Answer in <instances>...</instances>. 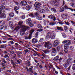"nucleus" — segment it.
Segmentation results:
<instances>
[{
    "label": "nucleus",
    "instance_id": "obj_1",
    "mask_svg": "<svg viewBox=\"0 0 75 75\" xmlns=\"http://www.w3.org/2000/svg\"><path fill=\"white\" fill-rule=\"evenodd\" d=\"M21 27L22 28V29L21 30L20 34L22 36L25 34V32L28 28H29V27L28 26L25 25L22 26Z\"/></svg>",
    "mask_w": 75,
    "mask_h": 75
},
{
    "label": "nucleus",
    "instance_id": "obj_2",
    "mask_svg": "<svg viewBox=\"0 0 75 75\" xmlns=\"http://www.w3.org/2000/svg\"><path fill=\"white\" fill-rule=\"evenodd\" d=\"M32 20L30 18H28L26 21V24L29 25L30 27H33L34 25L32 23Z\"/></svg>",
    "mask_w": 75,
    "mask_h": 75
},
{
    "label": "nucleus",
    "instance_id": "obj_3",
    "mask_svg": "<svg viewBox=\"0 0 75 75\" xmlns=\"http://www.w3.org/2000/svg\"><path fill=\"white\" fill-rule=\"evenodd\" d=\"M60 0H52V4L54 6H58Z\"/></svg>",
    "mask_w": 75,
    "mask_h": 75
},
{
    "label": "nucleus",
    "instance_id": "obj_4",
    "mask_svg": "<svg viewBox=\"0 0 75 75\" xmlns=\"http://www.w3.org/2000/svg\"><path fill=\"white\" fill-rule=\"evenodd\" d=\"M44 46L45 48H47V49L49 50L52 47V44H50V42H45Z\"/></svg>",
    "mask_w": 75,
    "mask_h": 75
},
{
    "label": "nucleus",
    "instance_id": "obj_5",
    "mask_svg": "<svg viewBox=\"0 0 75 75\" xmlns=\"http://www.w3.org/2000/svg\"><path fill=\"white\" fill-rule=\"evenodd\" d=\"M59 55H57L56 57H54L53 59V61H55L56 62H58V61L61 62L62 61V58L61 57H60V59H59Z\"/></svg>",
    "mask_w": 75,
    "mask_h": 75
},
{
    "label": "nucleus",
    "instance_id": "obj_6",
    "mask_svg": "<svg viewBox=\"0 0 75 75\" xmlns=\"http://www.w3.org/2000/svg\"><path fill=\"white\" fill-rule=\"evenodd\" d=\"M64 51L65 53H68V51L69 49V46L67 44L64 45Z\"/></svg>",
    "mask_w": 75,
    "mask_h": 75
},
{
    "label": "nucleus",
    "instance_id": "obj_7",
    "mask_svg": "<svg viewBox=\"0 0 75 75\" xmlns=\"http://www.w3.org/2000/svg\"><path fill=\"white\" fill-rule=\"evenodd\" d=\"M51 55L52 56L54 57L57 55V50L55 48H53L52 50Z\"/></svg>",
    "mask_w": 75,
    "mask_h": 75
},
{
    "label": "nucleus",
    "instance_id": "obj_8",
    "mask_svg": "<svg viewBox=\"0 0 75 75\" xmlns=\"http://www.w3.org/2000/svg\"><path fill=\"white\" fill-rule=\"evenodd\" d=\"M48 18H50V20H53V21H55L56 20V18L55 16L51 14L48 16Z\"/></svg>",
    "mask_w": 75,
    "mask_h": 75
},
{
    "label": "nucleus",
    "instance_id": "obj_9",
    "mask_svg": "<svg viewBox=\"0 0 75 75\" xmlns=\"http://www.w3.org/2000/svg\"><path fill=\"white\" fill-rule=\"evenodd\" d=\"M20 4L22 6H26L27 5V2L25 1H22L21 2Z\"/></svg>",
    "mask_w": 75,
    "mask_h": 75
},
{
    "label": "nucleus",
    "instance_id": "obj_10",
    "mask_svg": "<svg viewBox=\"0 0 75 75\" xmlns=\"http://www.w3.org/2000/svg\"><path fill=\"white\" fill-rule=\"evenodd\" d=\"M32 8V5H29L26 6L25 9L27 11H30Z\"/></svg>",
    "mask_w": 75,
    "mask_h": 75
},
{
    "label": "nucleus",
    "instance_id": "obj_11",
    "mask_svg": "<svg viewBox=\"0 0 75 75\" xmlns=\"http://www.w3.org/2000/svg\"><path fill=\"white\" fill-rule=\"evenodd\" d=\"M41 6V4L39 2H36L34 4V7H39Z\"/></svg>",
    "mask_w": 75,
    "mask_h": 75
},
{
    "label": "nucleus",
    "instance_id": "obj_12",
    "mask_svg": "<svg viewBox=\"0 0 75 75\" xmlns=\"http://www.w3.org/2000/svg\"><path fill=\"white\" fill-rule=\"evenodd\" d=\"M6 14L5 13H3L0 16V18H6Z\"/></svg>",
    "mask_w": 75,
    "mask_h": 75
},
{
    "label": "nucleus",
    "instance_id": "obj_13",
    "mask_svg": "<svg viewBox=\"0 0 75 75\" xmlns=\"http://www.w3.org/2000/svg\"><path fill=\"white\" fill-rule=\"evenodd\" d=\"M54 47H56L57 45H59V42L58 40H55L54 42L53 43Z\"/></svg>",
    "mask_w": 75,
    "mask_h": 75
},
{
    "label": "nucleus",
    "instance_id": "obj_14",
    "mask_svg": "<svg viewBox=\"0 0 75 75\" xmlns=\"http://www.w3.org/2000/svg\"><path fill=\"white\" fill-rule=\"evenodd\" d=\"M31 35H32V33H30L29 35V37L27 36H25V40H31Z\"/></svg>",
    "mask_w": 75,
    "mask_h": 75
},
{
    "label": "nucleus",
    "instance_id": "obj_15",
    "mask_svg": "<svg viewBox=\"0 0 75 75\" xmlns=\"http://www.w3.org/2000/svg\"><path fill=\"white\" fill-rule=\"evenodd\" d=\"M15 54H16V55H17V56H19L21 54H23V53L21 52L17 51L15 52Z\"/></svg>",
    "mask_w": 75,
    "mask_h": 75
},
{
    "label": "nucleus",
    "instance_id": "obj_16",
    "mask_svg": "<svg viewBox=\"0 0 75 75\" xmlns=\"http://www.w3.org/2000/svg\"><path fill=\"white\" fill-rule=\"evenodd\" d=\"M37 40V39H35V38H33L32 40V43H34V44H35V43H37V42H38V41Z\"/></svg>",
    "mask_w": 75,
    "mask_h": 75
},
{
    "label": "nucleus",
    "instance_id": "obj_17",
    "mask_svg": "<svg viewBox=\"0 0 75 75\" xmlns=\"http://www.w3.org/2000/svg\"><path fill=\"white\" fill-rule=\"evenodd\" d=\"M69 63H68V62H66L63 64V66L64 68H68V66H69Z\"/></svg>",
    "mask_w": 75,
    "mask_h": 75
},
{
    "label": "nucleus",
    "instance_id": "obj_18",
    "mask_svg": "<svg viewBox=\"0 0 75 75\" xmlns=\"http://www.w3.org/2000/svg\"><path fill=\"white\" fill-rule=\"evenodd\" d=\"M72 61V58H70L67 59L66 62H68L69 64V63H71Z\"/></svg>",
    "mask_w": 75,
    "mask_h": 75
},
{
    "label": "nucleus",
    "instance_id": "obj_19",
    "mask_svg": "<svg viewBox=\"0 0 75 75\" xmlns=\"http://www.w3.org/2000/svg\"><path fill=\"white\" fill-rule=\"evenodd\" d=\"M57 28L58 30H60V31H64V29L61 27L57 26Z\"/></svg>",
    "mask_w": 75,
    "mask_h": 75
},
{
    "label": "nucleus",
    "instance_id": "obj_20",
    "mask_svg": "<svg viewBox=\"0 0 75 75\" xmlns=\"http://www.w3.org/2000/svg\"><path fill=\"white\" fill-rule=\"evenodd\" d=\"M23 25H20V26H18L15 28V30H16V31H18V30H20V28H23L21 27H22V26H23Z\"/></svg>",
    "mask_w": 75,
    "mask_h": 75
},
{
    "label": "nucleus",
    "instance_id": "obj_21",
    "mask_svg": "<svg viewBox=\"0 0 75 75\" xmlns=\"http://www.w3.org/2000/svg\"><path fill=\"white\" fill-rule=\"evenodd\" d=\"M57 52H60L61 51V48L60 46H58L57 47Z\"/></svg>",
    "mask_w": 75,
    "mask_h": 75
},
{
    "label": "nucleus",
    "instance_id": "obj_22",
    "mask_svg": "<svg viewBox=\"0 0 75 75\" xmlns=\"http://www.w3.org/2000/svg\"><path fill=\"white\" fill-rule=\"evenodd\" d=\"M15 60L16 61V62H15V64H21V60H17L16 59Z\"/></svg>",
    "mask_w": 75,
    "mask_h": 75
},
{
    "label": "nucleus",
    "instance_id": "obj_23",
    "mask_svg": "<svg viewBox=\"0 0 75 75\" xmlns=\"http://www.w3.org/2000/svg\"><path fill=\"white\" fill-rule=\"evenodd\" d=\"M0 8L2 10H4L5 9V6L4 5H1L0 6ZM5 10H8V9L7 8L6 9H5Z\"/></svg>",
    "mask_w": 75,
    "mask_h": 75
},
{
    "label": "nucleus",
    "instance_id": "obj_24",
    "mask_svg": "<svg viewBox=\"0 0 75 75\" xmlns=\"http://www.w3.org/2000/svg\"><path fill=\"white\" fill-rule=\"evenodd\" d=\"M39 15V14H38V12H36L34 13L33 17H34V18L37 17Z\"/></svg>",
    "mask_w": 75,
    "mask_h": 75
},
{
    "label": "nucleus",
    "instance_id": "obj_25",
    "mask_svg": "<svg viewBox=\"0 0 75 75\" xmlns=\"http://www.w3.org/2000/svg\"><path fill=\"white\" fill-rule=\"evenodd\" d=\"M56 24V22H50L49 23V24L50 25H51L52 26H53L54 25H55Z\"/></svg>",
    "mask_w": 75,
    "mask_h": 75
},
{
    "label": "nucleus",
    "instance_id": "obj_26",
    "mask_svg": "<svg viewBox=\"0 0 75 75\" xmlns=\"http://www.w3.org/2000/svg\"><path fill=\"white\" fill-rule=\"evenodd\" d=\"M37 19L39 20H42V18L39 15L37 17Z\"/></svg>",
    "mask_w": 75,
    "mask_h": 75
},
{
    "label": "nucleus",
    "instance_id": "obj_27",
    "mask_svg": "<svg viewBox=\"0 0 75 75\" xmlns=\"http://www.w3.org/2000/svg\"><path fill=\"white\" fill-rule=\"evenodd\" d=\"M50 10L54 13H56L57 12V10H56V9L55 8H52L50 9Z\"/></svg>",
    "mask_w": 75,
    "mask_h": 75
},
{
    "label": "nucleus",
    "instance_id": "obj_28",
    "mask_svg": "<svg viewBox=\"0 0 75 75\" xmlns=\"http://www.w3.org/2000/svg\"><path fill=\"white\" fill-rule=\"evenodd\" d=\"M14 16V13H9V16L11 18H13Z\"/></svg>",
    "mask_w": 75,
    "mask_h": 75
},
{
    "label": "nucleus",
    "instance_id": "obj_29",
    "mask_svg": "<svg viewBox=\"0 0 75 75\" xmlns=\"http://www.w3.org/2000/svg\"><path fill=\"white\" fill-rule=\"evenodd\" d=\"M71 41L67 40L66 44H67L68 45H70L71 44Z\"/></svg>",
    "mask_w": 75,
    "mask_h": 75
},
{
    "label": "nucleus",
    "instance_id": "obj_30",
    "mask_svg": "<svg viewBox=\"0 0 75 75\" xmlns=\"http://www.w3.org/2000/svg\"><path fill=\"white\" fill-rule=\"evenodd\" d=\"M6 47H7V45H0V48H1V49L2 48H6Z\"/></svg>",
    "mask_w": 75,
    "mask_h": 75
},
{
    "label": "nucleus",
    "instance_id": "obj_31",
    "mask_svg": "<svg viewBox=\"0 0 75 75\" xmlns=\"http://www.w3.org/2000/svg\"><path fill=\"white\" fill-rule=\"evenodd\" d=\"M23 22L22 21H20L19 22L18 24L19 25H23Z\"/></svg>",
    "mask_w": 75,
    "mask_h": 75
},
{
    "label": "nucleus",
    "instance_id": "obj_32",
    "mask_svg": "<svg viewBox=\"0 0 75 75\" xmlns=\"http://www.w3.org/2000/svg\"><path fill=\"white\" fill-rule=\"evenodd\" d=\"M29 72H31V73H32V74H33V73L34 72V71L33 70V69L31 68H29Z\"/></svg>",
    "mask_w": 75,
    "mask_h": 75
},
{
    "label": "nucleus",
    "instance_id": "obj_33",
    "mask_svg": "<svg viewBox=\"0 0 75 75\" xmlns=\"http://www.w3.org/2000/svg\"><path fill=\"white\" fill-rule=\"evenodd\" d=\"M37 27L39 28H40V29L42 28V26L40 24H38V25H37Z\"/></svg>",
    "mask_w": 75,
    "mask_h": 75
},
{
    "label": "nucleus",
    "instance_id": "obj_34",
    "mask_svg": "<svg viewBox=\"0 0 75 75\" xmlns=\"http://www.w3.org/2000/svg\"><path fill=\"white\" fill-rule=\"evenodd\" d=\"M63 8H64V9H65V10H70V8H68V6H67V5H65L64 6V7H63Z\"/></svg>",
    "mask_w": 75,
    "mask_h": 75
},
{
    "label": "nucleus",
    "instance_id": "obj_35",
    "mask_svg": "<svg viewBox=\"0 0 75 75\" xmlns=\"http://www.w3.org/2000/svg\"><path fill=\"white\" fill-rule=\"evenodd\" d=\"M65 10V8H63V7L61 8L60 10H59V11L60 12H63Z\"/></svg>",
    "mask_w": 75,
    "mask_h": 75
},
{
    "label": "nucleus",
    "instance_id": "obj_36",
    "mask_svg": "<svg viewBox=\"0 0 75 75\" xmlns=\"http://www.w3.org/2000/svg\"><path fill=\"white\" fill-rule=\"evenodd\" d=\"M74 46H70L69 48V50H74Z\"/></svg>",
    "mask_w": 75,
    "mask_h": 75
},
{
    "label": "nucleus",
    "instance_id": "obj_37",
    "mask_svg": "<svg viewBox=\"0 0 75 75\" xmlns=\"http://www.w3.org/2000/svg\"><path fill=\"white\" fill-rule=\"evenodd\" d=\"M36 8H35V9L36 10H37L38 11H39L40 9H41V8L39 6H36L35 7Z\"/></svg>",
    "mask_w": 75,
    "mask_h": 75
},
{
    "label": "nucleus",
    "instance_id": "obj_38",
    "mask_svg": "<svg viewBox=\"0 0 75 75\" xmlns=\"http://www.w3.org/2000/svg\"><path fill=\"white\" fill-rule=\"evenodd\" d=\"M62 16L64 18H66V17H67V15L64 13H62Z\"/></svg>",
    "mask_w": 75,
    "mask_h": 75
},
{
    "label": "nucleus",
    "instance_id": "obj_39",
    "mask_svg": "<svg viewBox=\"0 0 75 75\" xmlns=\"http://www.w3.org/2000/svg\"><path fill=\"white\" fill-rule=\"evenodd\" d=\"M37 53V52L35 51V53H34L33 54V56H34V57H36V55H38V56H40V54Z\"/></svg>",
    "mask_w": 75,
    "mask_h": 75
},
{
    "label": "nucleus",
    "instance_id": "obj_40",
    "mask_svg": "<svg viewBox=\"0 0 75 75\" xmlns=\"http://www.w3.org/2000/svg\"><path fill=\"white\" fill-rule=\"evenodd\" d=\"M70 6H71L72 7L74 8L75 7V6L74 5V4L71 3L70 4Z\"/></svg>",
    "mask_w": 75,
    "mask_h": 75
},
{
    "label": "nucleus",
    "instance_id": "obj_41",
    "mask_svg": "<svg viewBox=\"0 0 75 75\" xmlns=\"http://www.w3.org/2000/svg\"><path fill=\"white\" fill-rule=\"evenodd\" d=\"M40 11L42 13H45V10L43 9H41Z\"/></svg>",
    "mask_w": 75,
    "mask_h": 75
},
{
    "label": "nucleus",
    "instance_id": "obj_42",
    "mask_svg": "<svg viewBox=\"0 0 75 75\" xmlns=\"http://www.w3.org/2000/svg\"><path fill=\"white\" fill-rule=\"evenodd\" d=\"M6 23V22L5 21H3L2 22L1 24L2 25H3L4 27H5V24Z\"/></svg>",
    "mask_w": 75,
    "mask_h": 75
},
{
    "label": "nucleus",
    "instance_id": "obj_43",
    "mask_svg": "<svg viewBox=\"0 0 75 75\" xmlns=\"http://www.w3.org/2000/svg\"><path fill=\"white\" fill-rule=\"evenodd\" d=\"M18 9H19V8L17 6L15 7L14 8V10H15V11L18 10Z\"/></svg>",
    "mask_w": 75,
    "mask_h": 75
},
{
    "label": "nucleus",
    "instance_id": "obj_44",
    "mask_svg": "<svg viewBox=\"0 0 75 75\" xmlns=\"http://www.w3.org/2000/svg\"><path fill=\"white\" fill-rule=\"evenodd\" d=\"M11 64H12L13 65H15V64H14V61L12 59L11 60Z\"/></svg>",
    "mask_w": 75,
    "mask_h": 75
},
{
    "label": "nucleus",
    "instance_id": "obj_45",
    "mask_svg": "<svg viewBox=\"0 0 75 75\" xmlns=\"http://www.w3.org/2000/svg\"><path fill=\"white\" fill-rule=\"evenodd\" d=\"M29 16L30 17H32L33 18H34V17H33V16H34V14L33 13H30L29 14Z\"/></svg>",
    "mask_w": 75,
    "mask_h": 75
},
{
    "label": "nucleus",
    "instance_id": "obj_46",
    "mask_svg": "<svg viewBox=\"0 0 75 75\" xmlns=\"http://www.w3.org/2000/svg\"><path fill=\"white\" fill-rule=\"evenodd\" d=\"M49 38H50V36L49 35H47L46 37V40H48Z\"/></svg>",
    "mask_w": 75,
    "mask_h": 75
},
{
    "label": "nucleus",
    "instance_id": "obj_47",
    "mask_svg": "<svg viewBox=\"0 0 75 75\" xmlns=\"http://www.w3.org/2000/svg\"><path fill=\"white\" fill-rule=\"evenodd\" d=\"M25 16L24 15H23V16H21V18L22 19V20H24L25 19Z\"/></svg>",
    "mask_w": 75,
    "mask_h": 75
},
{
    "label": "nucleus",
    "instance_id": "obj_48",
    "mask_svg": "<svg viewBox=\"0 0 75 75\" xmlns=\"http://www.w3.org/2000/svg\"><path fill=\"white\" fill-rule=\"evenodd\" d=\"M64 28L65 31H67V30H68V27H67V26L65 25Z\"/></svg>",
    "mask_w": 75,
    "mask_h": 75
},
{
    "label": "nucleus",
    "instance_id": "obj_49",
    "mask_svg": "<svg viewBox=\"0 0 75 75\" xmlns=\"http://www.w3.org/2000/svg\"><path fill=\"white\" fill-rule=\"evenodd\" d=\"M48 67L50 68H53L54 67L53 65L51 64H50V66L48 65Z\"/></svg>",
    "mask_w": 75,
    "mask_h": 75
},
{
    "label": "nucleus",
    "instance_id": "obj_50",
    "mask_svg": "<svg viewBox=\"0 0 75 75\" xmlns=\"http://www.w3.org/2000/svg\"><path fill=\"white\" fill-rule=\"evenodd\" d=\"M38 32H36L35 35V38H38Z\"/></svg>",
    "mask_w": 75,
    "mask_h": 75
},
{
    "label": "nucleus",
    "instance_id": "obj_51",
    "mask_svg": "<svg viewBox=\"0 0 75 75\" xmlns=\"http://www.w3.org/2000/svg\"><path fill=\"white\" fill-rule=\"evenodd\" d=\"M25 53H28L29 52V50L28 49H25L24 50Z\"/></svg>",
    "mask_w": 75,
    "mask_h": 75
},
{
    "label": "nucleus",
    "instance_id": "obj_52",
    "mask_svg": "<svg viewBox=\"0 0 75 75\" xmlns=\"http://www.w3.org/2000/svg\"><path fill=\"white\" fill-rule=\"evenodd\" d=\"M4 27V26H3V25H1L0 26V30H3Z\"/></svg>",
    "mask_w": 75,
    "mask_h": 75
},
{
    "label": "nucleus",
    "instance_id": "obj_53",
    "mask_svg": "<svg viewBox=\"0 0 75 75\" xmlns=\"http://www.w3.org/2000/svg\"><path fill=\"white\" fill-rule=\"evenodd\" d=\"M65 23V24H66V25H69V24H70V23H69L68 22H66L65 21H64Z\"/></svg>",
    "mask_w": 75,
    "mask_h": 75
},
{
    "label": "nucleus",
    "instance_id": "obj_54",
    "mask_svg": "<svg viewBox=\"0 0 75 75\" xmlns=\"http://www.w3.org/2000/svg\"><path fill=\"white\" fill-rule=\"evenodd\" d=\"M72 69L73 71L75 70V64H74L73 65Z\"/></svg>",
    "mask_w": 75,
    "mask_h": 75
},
{
    "label": "nucleus",
    "instance_id": "obj_55",
    "mask_svg": "<svg viewBox=\"0 0 75 75\" xmlns=\"http://www.w3.org/2000/svg\"><path fill=\"white\" fill-rule=\"evenodd\" d=\"M10 53H11V54H15V52H14L13 50L10 51Z\"/></svg>",
    "mask_w": 75,
    "mask_h": 75
},
{
    "label": "nucleus",
    "instance_id": "obj_56",
    "mask_svg": "<svg viewBox=\"0 0 75 75\" xmlns=\"http://www.w3.org/2000/svg\"><path fill=\"white\" fill-rule=\"evenodd\" d=\"M44 40L43 38H41L40 39V40L39 41V42H42V40Z\"/></svg>",
    "mask_w": 75,
    "mask_h": 75
},
{
    "label": "nucleus",
    "instance_id": "obj_57",
    "mask_svg": "<svg viewBox=\"0 0 75 75\" xmlns=\"http://www.w3.org/2000/svg\"><path fill=\"white\" fill-rule=\"evenodd\" d=\"M62 37L64 38H67V35L65 34H63L62 35Z\"/></svg>",
    "mask_w": 75,
    "mask_h": 75
},
{
    "label": "nucleus",
    "instance_id": "obj_58",
    "mask_svg": "<svg viewBox=\"0 0 75 75\" xmlns=\"http://www.w3.org/2000/svg\"><path fill=\"white\" fill-rule=\"evenodd\" d=\"M43 22L44 23V25H46L47 24V21H46V20H44Z\"/></svg>",
    "mask_w": 75,
    "mask_h": 75
},
{
    "label": "nucleus",
    "instance_id": "obj_59",
    "mask_svg": "<svg viewBox=\"0 0 75 75\" xmlns=\"http://www.w3.org/2000/svg\"><path fill=\"white\" fill-rule=\"evenodd\" d=\"M55 35H53L52 37H51V39H54L55 38Z\"/></svg>",
    "mask_w": 75,
    "mask_h": 75
},
{
    "label": "nucleus",
    "instance_id": "obj_60",
    "mask_svg": "<svg viewBox=\"0 0 75 75\" xmlns=\"http://www.w3.org/2000/svg\"><path fill=\"white\" fill-rule=\"evenodd\" d=\"M2 62L4 63H7V62L5 61V59H2Z\"/></svg>",
    "mask_w": 75,
    "mask_h": 75
},
{
    "label": "nucleus",
    "instance_id": "obj_61",
    "mask_svg": "<svg viewBox=\"0 0 75 75\" xmlns=\"http://www.w3.org/2000/svg\"><path fill=\"white\" fill-rule=\"evenodd\" d=\"M8 57H9V56L8 55H5L3 57L4 58H8Z\"/></svg>",
    "mask_w": 75,
    "mask_h": 75
},
{
    "label": "nucleus",
    "instance_id": "obj_62",
    "mask_svg": "<svg viewBox=\"0 0 75 75\" xmlns=\"http://www.w3.org/2000/svg\"><path fill=\"white\" fill-rule=\"evenodd\" d=\"M67 40H65L62 43L63 44H65V43H66V44H67Z\"/></svg>",
    "mask_w": 75,
    "mask_h": 75
},
{
    "label": "nucleus",
    "instance_id": "obj_63",
    "mask_svg": "<svg viewBox=\"0 0 75 75\" xmlns=\"http://www.w3.org/2000/svg\"><path fill=\"white\" fill-rule=\"evenodd\" d=\"M43 52L45 54H47L48 52V51L47 50H43Z\"/></svg>",
    "mask_w": 75,
    "mask_h": 75
},
{
    "label": "nucleus",
    "instance_id": "obj_64",
    "mask_svg": "<svg viewBox=\"0 0 75 75\" xmlns=\"http://www.w3.org/2000/svg\"><path fill=\"white\" fill-rule=\"evenodd\" d=\"M16 56H17L16 54H14L13 57V58H15L16 57Z\"/></svg>",
    "mask_w": 75,
    "mask_h": 75
}]
</instances>
